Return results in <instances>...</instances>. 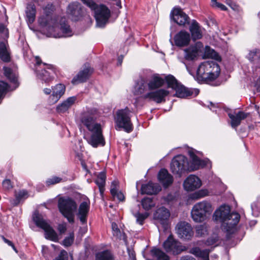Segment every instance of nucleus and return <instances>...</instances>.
Segmentation results:
<instances>
[{"mask_svg":"<svg viewBox=\"0 0 260 260\" xmlns=\"http://www.w3.org/2000/svg\"><path fill=\"white\" fill-rule=\"evenodd\" d=\"M49 14L46 15V16H42L39 19V22L40 24L42 26H46L49 24V19L50 18Z\"/></svg>","mask_w":260,"mask_h":260,"instance_id":"obj_52","label":"nucleus"},{"mask_svg":"<svg viewBox=\"0 0 260 260\" xmlns=\"http://www.w3.org/2000/svg\"><path fill=\"white\" fill-rule=\"evenodd\" d=\"M112 229L113 236L120 239L121 237V231L115 222H112Z\"/></svg>","mask_w":260,"mask_h":260,"instance_id":"obj_50","label":"nucleus"},{"mask_svg":"<svg viewBox=\"0 0 260 260\" xmlns=\"http://www.w3.org/2000/svg\"><path fill=\"white\" fill-rule=\"evenodd\" d=\"M106 179V175L105 172H101L99 173L97 178L95 180V183L98 186L100 194L103 195L105 191V186Z\"/></svg>","mask_w":260,"mask_h":260,"instance_id":"obj_34","label":"nucleus"},{"mask_svg":"<svg viewBox=\"0 0 260 260\" xmlns=\"http://www.w3.org/2000/svg\"><path fill=\"white\" fill-rule=\"evenodd\" d=\"M247 58L256 67L260 68V49L250 50L247 55Z\"/></svg>","mask_w":260,"mask_h":260,"instance_id":"obj_32","label":"nucleus"},{"mask_svg":"<svg viewBox=\"0 0 260 260\" xmlns=\"http://www.w3.org/2000/svg\"><path fill=\"white\" fill-rule=\"evenodd\" d=\"M163 246L167 252L172 253L174 255L179 254L187 250L185 246L182 245L180 242L175 240L171 235L164 242Z\"/></svg>","mask_w":260,"mask_h":260,"instance_id":"obj_9","label":"nucleus"},{"mask_svg":"<svg viewBox=\"0 0 260 260\" xmlns=\"http://www.w3.org/2000/svg\"><path fill=\"white\" fill-rule=\"evenodd\" d=\"M33 220L36 225L45 231V238L50 240L56 242L58 240V235L53 229L43 219L38 212L33 214Z\"/></svg>","mask_w":260,"mask_h":260,"instance_id":"obj_6","label":"nucleus"},{"mask_svg":"<svg viewBox=\"0 0 260 260\" xmlns=\"http://www.w3.org/2000/svg\"><path fill=\"white\" fill-rule=\"evenodd\" d=\"M118 181L116 180L113 181L111 183L110 192L111 194H114L118 190L117 187L118 186Z\"/></svg>","mask_w":260,"mask_h":260,"instance_id":"obj_54","label":"nucleus"},{"mask_svg":"<svg viewBox=\"0 0 260 260\" xmlns=\"http://www.w3.org/2000/svg\"><path fill=\"white\" fill-rule=\"evenodd\" d=\"M44 64L47 66L46 69L41 71L38 70L37 71V76L45 82L49 83L53 79L52 75L55 73L54 70L52 65L45 63Z\"/></svg>","mask_w":260,"mask_h":260,"instance_id":"obj_18","label":"nucleus"},{"mask_svg":"<svg viewBox=\"0 0 260 260\" xmlns=\"http://www.w3.org/2000/svg\"><path fill=\"white\" fill-rule=\"evenodd\" d=\"M170 18L180 26H185L190 23V18L179 8H174L170 13Z\"/></svg>","mask_w":260,"mask_h":260,"instance_id":"obj_13","label":"nucleus"},{"mask_svg":"<svg viewBox=\"0 0 260 260\" xmlns=\"http://www.w3.org/2000/svg\"><path fill=\"white\" fill-rule=\"evenodd\" d=\"M0 58L4 62H8L10 61V54L7 50L5 45H0Z\"/></svg>","mask_w":260,"mask_h":260,"instance_id":"obj_42","label":"nucleus"},{"mask_svg":"<svg viewBox=\"0 0 260 260\" xmlns=\"http://www.w3.org/2000/svg\"><path fill=\"white\" fill-rule=\"evenodd\" d=\"M189 31L191 33L192 39L193 41L201 39L202 38V32L198 22L193 20L189 27Z\"/></svg>","mask_w":260,"mask_h":260,"instance_id":"obj_31","label":"nucleus"},{"mask_svg":"<svg viewBox=\"0 0 260 260\" xmlns=\"http://www.w3.org/2000/svg\"><path fill=\"white\" fill-rule=\"evenodd\" d=\"M66 226L63 224H59L58 227V230L60 234L64 233L66 231Z\"/></svg>","mask_w":260,"mask_h":260,"instance_id":"obj_63","label":"nucleus"},{"mask_svg":"<svg viewBox=\"0 0 260 260\" xmlns=\"http://www.w3.org/2000/svg\"><path fill=\"white\" fill-rule=\"evenodd\" d=\"M26 14L27 21L29 23L34 22L36 17V8L34 5H28L27 6Z\"/></svg>","mask_w":260,"mask_h":260,"instance_id":"obj_37","label":"nucleus"},{"mask_svg":"<svg viewBox=\"0 0 260 260\" xmlns=\"http://www.w3.org/2000/svg\"><path fill=\"white\" fill-rule=\"evenodd\" d=\"M52 93L49 98V102L50 104H54L64 94L66 86L62 84H57L52 87Z\"/></svg>","mask_w":260,"mask_h":260,"instance_id":"obj_16","label":"nucleus"},{"mask_svg":"<svg viewBox=\"0 0 260 260\" xmlns=\"http://www.w3.org/2000/svg\"><path fill=\"white\" fill-rule=\"evenodd\" d=\"M180 260H196L194 257L189 255H185L182 256Z\"/></svg>","mask_w":260,"mask_h":260,"instance_id":"obj_64","label":"nucleus"},{"mask_svg":"<svg viewBox=\"0 0 260 260\" xmlns=\"http://www.w3.org/2000/svg\"><path fill=\"white\" fill-rule=\"evenodd\" d=\"M165 80L168 84V87L171 88L176 91L175 96L180 98H185L193 94L197 95L199 90L197 89H189L179 83L177 79L171 75H169L165 77Z\"/></svg>","mask_w":260,"mask_h":260,"instance_id":"obj_2","label":"nucleus"},{"mask_svg":"<svg viewBox=\"0 0 260 260\" xmlns=\"http://www.w3.org/2000/svg\"><path fill=\"white\" fill-rule=\"evenodd\" d=\"M81 7L79 3L74 2L70 4L67 9V13L72 16V19L77 21L81 16Z\"/></svg>","mask_w":260,"mask_h":260,"instance_id":"obj_24","label":"nucleus"},{"mask_svg":"<svg viewBox=\"0 0 260 260\" xmlns=\"http://www.w3.org/2000/svg\"><path fill=\"white\" fill-rule=\"evenodd\" d=\"M73 35L72 31L70 26L66 23H61L60 26V32L54 34L53 37L55 38L69 37Z\"/></svg>","mask_w":260,"mask_h":260,"instance_id":"obj_33","label":"nucleus"},{"mask_svg":"<svg viewBox=\"0 0 260 260\" xmlns=\"http://www.w3.org/2000/svg\"><path fill=\"white\" fill-rule=\"evenodd\" d=\"M249 115V113L243 111H239L234 114L229 113L228 116L231 120V126L233 128H236L241 124V121L246 118Z\"/></svg>","mask_w":260,"mask_h":260,"instance_id":"obj_23","label":"nucleus"},{"mask_svg":"<svg viewBox=\"0 0 260 260\" xmlns=\"http://www.w3.org/2000/svg\"><path fill=\"white\" fill-rule=\"evenodd\" d=\"M27 192L26 190L19 191L18 193L16 194V200L14 204L18 205L23 199L27 198Z\"/></svg>","mask_w":260,"mask_h":260,"instance_id":"obj_48","label":"nucleus"},{"mask_svg":"<svg viewBox=\"0 0 260 260\" xmlns=\"http://www.w3.org/2000/svg\"><path fill=\"white\" fill-rule=\"evenodd\" d=\"M89 208V202L84 201L79 205L77 216L82 224L86 223L87 221V216Z\"/></svg>","mask_w":260,"mask_h":260,"instance_id":"obj_27","label":"nucleus"},{"mask_svg":"<svg viewBox=\"0 0 260 260\" xmlns=\"http://www.w3.org/2000/svg\"><path fill=\"white\" fill-rule=\"evenodd\" d=\"M74 240V234L73 233H70L68 237H67L63 240L62 243L66 247L71 246Z\"/></svg>","mask_w":260,"mask_h":260,"instance_id":"obj_49","label":"nucleus"},{"mask_svg":"<svg viewBox=\"0 0 260 260\" xmlns=\"http://www.w3.org/2000/svg\"><path fill=\"white\" fill-rule=\"evenodd\" d=\"M217 241V240L214 238H208L205 244L208 246H210L214 244Z\"/></svg>","mask_w":260,"mask_h":260,"instance_id":"obj_61","label":"nucleus"},{"mask_svg":"<svg viewBox=\"0 0 260 260\" xmlns=\"http://www.w3.org/2000/svg\"><path fill=\"white\" fill-rule=\"evenodd\" d=\"M112 196L114 198L116 197L119 201H123L124 200V196L121 191H118L117 190L116 191V193L114 194H112Z\"/></svg>","mask_w":260,"mask_h":260,"instance_id":"obj_56","label":"nucleus"},{"mask_svg":"<svg viewBox=\"0 0 260 260\" xmlns=\"http://www.w3.org/2000/svg\"><path fill=\"white\" fill-rule=\"evenodd\" d=\"M91 134L88 139V143L92 147L96 148L99 145L104 146L105 144V139L103 135L102 126L97 129L90 131Z\"/></svg>","mask_w":260,"mask_h":260,"instance_id":"obj_15","label":"nucleus"},{"mask_svg":"<svg viewBox=\"0 0 260 260\" xmlns=\"http://www.w3.org/2000/svg\"><path fill=\"white\" fill-rule=\"evenodd\" d=\"M3 186L7 190H9L13 187L11 182L9 179H6L3 181Z\"/></svg>","mask_w":260,"mask_h":260,"instance_id":"obj_55","label":"nucleus"},{"mask_svg":"<svg viewBox=\"0 0 260 260\" xmlns=\"http://www.w3.org/2000/svg\"><path fill=\"white\" fill-rule=\"evenodd\" d=\"M95 260H114L113 255L108 250H104L96 254Z\"/></svg>","mask_w":260,"mask_h":260,"instance_id":"obj_40","label":"nucleus"},{"mask_svg":"<svg viewBox=\"0 0 260 260\" xmlns=\"http://www.w3.org/2000/svg\"><path fill=\"white\" fill-rule=\"evenodd\" d=\"M169 93L168 90L163 88L150 90L144 95V100L153 101L156 104L165 103Z\"/></svg>","mask_w":260,"mask_h":260,"instance_id":"obj_10","label":"nucleus"},{"mask_svg":"<svg viewBox=\"0 0 260 260\" xmlns=\"http://www.w3.org/2000/svg\"><path fill=\"white\" fill-rule=\"evenodd\" d=\"M62 179L60 177L53 176L51 178L48 179L46 181V183L48 185H54L55 184L59 183L61 181Z\"/></svg>","mask_w":260,"mask_h":260,"instance_id":"obj_51","label":"nucleus"},{"mask_svg":"<svg viewBox=\"0 0 260 260\" xmlns=\"http://www.w3.org/2000/svg\"><path fill=\"white\" fill-rule=\"evenodd\" d=\"M131 111L128 108L119 110L116 112L115 122L119 128H123L126 132L129 133L133 130V124L131 120Z\"/></svg>","mask_w":260,"mask_h":260,"instance_id":"obj_5","label":"nucleus"},{"mask_svg":"<svg viewBox=\"0 0 260 260\" xmlns=\"http://www.w3.org/2000/svg\"><path fill=\"white\" fill-rule=\"evenodd\" d=\"M77 101V97L75 96L68 98L65 101L59 104L56 107L57 112L63 113L68 111Z\"/></svg>","mask_w":260,"mask_h":260,"instance_id":"obj_30","label":"nucleus"},{"mask_svg":"<svg viewBox=\"0 0 260 260\" xmlns=\"http://www.w3.org/2000/svg\"><path fill=\"white\" fill-rule=\"evenodd\" d=\"M240 215L237 212L231 213L229 217L222 223V227L228 234H231L235 232L236 225L238 223Z\"/></svg>","mask_w":260,"mask_h":260,"instance_id":"obj_12","label":"nucleus"},{"mask_svg":"<svg viewBox=\"0 0 260 260\" xmlns=\"http://www.w3.org/2000/svg\"><path fill=\"white\" fill-rule=\"evenodd\" d=\"M192 158V164L194 165V169L196 170L199 169L201 167H204L205 164L203 160L200 159L198 156L195 155H193Z\"/></svg>","mask_w":260,"mask_h":260,"instance_id":"obj_47","label":"nucleus"},{"mask_svg":"<svg viewBox=\"0 0 260 260\" xmlns=\"http://www.w3.org/2000/svg\"><path fill=\"white\" fill-rule=\"evenodd\" d=\"M201 249L199 247H193L190 249V253L199 257L201 253Z\"/></svg>","mask_w":260,"mask_h":260,"instance_id":"obj_59","label":"nucleus"},{"mask_svg":"<svg viewBox=\"0 0 260 260\" xmlns=\"http://www.w3.org/2000/svg\"><path fill=\"white\" fill-rule=\"evenodd\" d=\"M202 182L197 176L190 175L184 181L183 186L185 190L192 191L200 187Z\"/></svg>","mask_w":260,"mask_h":260,"instance_id":"obj_17","label":"nucleus"},{"mask_svg":"<svg viewBox=\"0 0 260 260\" xmlns=\"http://www.w3.org/2000/svg\"><path fill=\"white\" fill-rule=\"evenodd\" d=\"M158 179L165 188L168 187L173 182L172 176L165 169H161L159 171L158 174Z\"/></svg>","mask_w":260,"mask_h":260,"instance_id":"obj_28","label":"nucleus"},{"mask_svg":"<svg viewBox=\"0 0 260 260\" xmlns=\"http://www.w3.org/2000/svg\"><path fill=\"white\" fill-rule=\"evenodd\" d=\"M3 239L4 241V242L8 244V245H9V246H11L13 249L16 251V249L14 245V244L12 243V242H11V241L7 239L6 238H5L3 236Z\"/></svg>","mask_w":260,"mask_h":260,"instance_id":"obj_62","label":"nucleus"},{"mask_svg":"<svg viewBox=\"0 0 260 260\" xmlns=\"http://www.w3.org/2000/svg\"><path fill=\"white\" fill-rule=\"evenodd\" d=\"M148 85L146 80L141 78L136 82L134 88V94L144 99V95L148 92Z\"/></svg>","mask_w":260,"mask_h":260,"instance_id":"obj_19","label":"nucleus"},{"mask_svg":"<svg viewBox=\"0 0 260 260\" xmlns=\"http://www.w3.org/2000/svg\"><path fill=\"white\" fill-rule=\"evenodd\" d=\"M58 208L59 212L70 223L74 222V213L77 210V204L74 199L69 197L59 198Z\"/></svg>","mask_w":260,"mask_h":260,"instance_id":"obj_3","label":"nucleus"},{"mask_svg":"<svg viewBox=\"0 0 260 260\" xmlns=\"http://www.w3.org/2000/svg\"><path fill=\"white\" fill-rule=\"evenodd\" d=\"M213 8H218L220 9L222 11H226L228 10V8L225 6L223 5L222 4H221L220 3L217 2L214 5L212 6Z\"/></svg>","mask_w":260,"mask_h":260,"instance_id":"obj_57","label":"nucleus"},{"mask_svg":"<svg viewBox=\"0 0 260 260\" xmlns=\"http://www.w3.org/2000/svg\"><path fill=\"white\" fill-rule=\"evenodd\" d=\"M94 10V17L97 22L98 25L100 27H103L107 22L110 17V11L105 5H97L94 8L91 9Z\"/></svg>","mask_w":260,"mask_h":260,"instance_id":"obj_8","label":"nucleus"},{"mask_svg":"<svg viewBox=\"0 0 260 260\" xmlns=\"http://www.w3.org/2000/svg\"><path fill=\"white\" fill-rule=\"evenodd\" d=\"M230 214V207L228 205H222L215 211L213 218L215 220L220 221L222 223Z\"/></svg>","mask_w":260,"mask_h":260,"instance_id":"obj_22","label":"nucleus"},{"mask_svg":"<svg viewBox=\"0 0 260 260\" xmlns=\"http://www.w3.org/2000/svg\"><path fill=\"white\" fill-rule=\"evenodd\" d=\"M53 260H68L67 252L64 250H61L58 256Z\"/></svg>","mask_w":260,"mask_h":260,"instance_id":"obj_53","label":"nucleus"},{"mask_svg":"<svg viewBox=\"0 0 260 260\" xmlns=\"http://www.w3.org/2000/svg\"><path fill=\"white\" fill-rule=\"evenodd\" d=\"M83 3L86 4L88 7L92 9L96 6V4L92 0H81Z\"/></svg>","mask_w":260,"mask_h":260,"instance_id":"obj_60","label":"nucleus"},{"mask_svg":"<svg viewBox=\"0 0 260 260\" xmlns=\"http://www.w3.org/2000/svg\"><path fill=\"white\" fill-rule=\"evenodd\" d=\"M96 111L90 110L82 112L79 117L81 123L89 132L101 127V124L96 121V117L94 113Z\"/></svg>","mask_w":260,"mask_h":260,"instance_id":"obj_7","label":"nucleus"},{"mask_svg":"<svg viewBox=\"0 0 260 260\" xmlns=\"http://www.w3.org/2000/svg\"><path fill=\"white\" fill-rule=\"evenodd\" d=\"M176 231L178 236L184 240H190L193 235L190 224L185 221L178 223L176 226Z\"/></svg>","mask_w":260,"mask_h":260,"instance_id":"obj_14","label":"nucleus"},{"mask_svg":"<svg viewBox=\"0 0 260 260\" xmlns=\"http://www.w3.org/2000/svg\"><path fill=\"white\" fill-rule=\"evenodd\" d=\"M151 253L153 257L157 260H169L170 259L169 256L159 248H153L151 250Z\"/></svg>","mask_w":260,"mask_h":260,"instance_id":"obj_36","label":"nucleus"},{"mask_svg":"<svg viewBox=\"0 0 260 260\" xmlns=\"http://www.w3.org/2000/svg\"><path fill=\"white\" fill-rule=\"evenodd\" d=\"M199 48L197 46H190L184 50L185 57L187 60H191L194 59L198 55Z\"/></svg>","mask_w":260,"mask_h":260,"instance_id":"obj_35","label":"nucleus"},{"mask_svg":"<svg viewBox=\"0 0 260 260\" xmlns=\"http://www.w3.org/2000/svg\"><path fill=\"white\" fill-rule=\"evenodd\" d=\"M10 86L8 84L0 81V99L3 98L8 91Z\"/></svg>","mask_w":260,"mask_h":260,"instance_id":"obj_46","label":"nucleus"},{"mask_svg":"<svg viewBox=\"0 0 260 260\" xmlns=\"http://www.w3.org/2000/svg\"><path fill=\"white\" fill-rule=\"evenodd\" d=\"M190 40V34L185 30H181L174 37L175 44L178 47H183L188 45Z\"/></svg>","mask_w":260,"mask_h":260,"instance_id":"obj_21","label":"nucleus"},{"mask_svg":"<svg viewBox=\"0 0 260 260\" xmlns=\"http://www.w3.org/2000/svg\"><path fill=\"white\" fill-rule=\"evenodd\" d=\"M134 215L136 218L137 222L140 225H143L144 224V220L148 216V214L147 213H140L139 212H137L134 214Z\"/></svg>","mask_w":260,"mask_h":260,"instance_id":"obj_45","label":"nucleus"},{"mask_svg":"<svg viewBox=\"0 0 260 260\" xmlns=\"http://www.w3.org/2000/svg\"><path fill=\"white\" fill-rule=\"evenodd\" d=\"M148 85V89L153 90L158 89L162 87L165 84V80L161 78L158 74H154L147 81Z\"/></svg>","mask_w":260,"mask_h":260,"instance_id":"obj_25","label":"nucleus"},{"mask_svg":"<svg viewBox=\"0 0 260 260\" xmlns=\"http://www.w3.org/2000/svg\"><path fill=\"white\" fill-rule=\"evenodd\" d=\"M3 70L4 75L8 79H9L11 82H16V75L11 68L5 66L3 67Z\"/></svg>","mask_w":260,"mask_h":260,"instance_id":"obj_39","label":"nucleus"},{"mask_svg":"<svg viewBox=\"0 0 260 260\" xmlns=\"http://www.w3.org/2000/svg\"><path fill=\"white\" fill-rule=\"evenodd\" d=\"M170 216L169 211L165 207H162L156 210L154 213L153 217L155 220H157L163 226H165L167 224Z\"/></svg>","mask_w":260,"mask_h":260,"instance_id":"obj_20","label":"nucleus"},{"mask_svg":"<svg viewBox=\"0 0 260 260\" xmlns=\"http://www.w3.org/2000/svg\"><path fill=\"white\" fill-rule=\"evenodd\" d=\"M210 251L208 249L201 250V253L199 257L207 258L208 259Z\"/></svg>","mask_w":260,"mask_h":260,"instance_id":"obj_58","label":"nucleus"},{"mask_svg":"<svg viewBox=\"0 0 260 260\" xmlns=\"http://www.w3.org/2000/svg\"><path fill=\"white\" fill-rule=\"evenodd\" d=\"M92 70L90 68H86L80 71L78 74L73 78L72 83L76 84L79 83L85 82L90 77L92 73Z\"/></svg>","mask_w":260,"mask_h":260,"instance_id":"obj_26","label":"nucleus"},{"mask_svg":"<svg viewBox=\"0 0 260 260\" xmlns=\"http://www.w3.org/2000/svg\"><path fill=\"white\" fill-rule=\"evenodd\" d=\"M204 56L206 58H211L217 61H221V60L219 55L209 46H206Z\"/></svg>","mask_w":260,"mask_h":260,"instance_id":"obj_38","label":"nucleus"},{"mask_svg":"<svg viewBox=\"0 0 260 260\" xmlns=\"http://www.w3.org/2000/svg\"><path fill=\"white\" fill-rule=\"evenodd\" d=\"M196 234L197 237H202L207 234V227L205 224H200L196 227Z\"/></svg>","mask_w":260,"mask_h":260,"instance_id":"obj_44","label":"nucleus"},{"mask_svg":"<svg viewBox=\"0 0 260 260\" xmlns=\"http://www.w3.org/2000/svg\"><path fill=\"white\" fill-rule=\"evenodd\" d=\"M213 211L211 204L207 201H203L195 204L191 211V217L197 222L204 221L207 215H210Z\"/></svg>","mask_w":260,"mask_h":260,"instance_id":"obj_4","label":"nucleus"},{"mask_svg":"<svg viewBox=\"0 0 260 260\" xmlns=\"http://www.w3.org/2000/svg\"><path fill=\"white\" fill-rule=\"evenodd\" d=\"M141 205L145 210H149L155 206V203L152 198L146 197L141 201Z\"/></svg>","mask_w":260,"mask_h":260,"instance_id":"obj_41","label":"nucleus"},{"mask_svg":"<svg viewBox=\"0 0 260 260\" xmlns=\"http://www.w3.org/2000/svg\"><path fill=\"white\" fill-rule=\"evenodd\" d=\"M219 65L213 61H206L201 63L197 71L199 79L202 81H212L216 79L220 73Z\"/></svg>","mask_w":260,"mask_h":260,"instance_id":"obj_1","label":"nucleus"},{"mask_svg":"<svg viewBox=\"0 0 260 260\" xmlns=\"http://www.w3.org/2000/svg\"><path fill=\"white\" fill-rule=\"evenodd\" d=\"M160 190L161 187L158 184L153 183L151 182L142 184L141 188L142 194H155Z\"/></svg>","mask_w":260,"mask_h":260,"instance_id":"obj_29","label":"nucleus"},{"mask_svg":"<svg viewBox=\"0 0 260 260\" xmlns=\"http://www.w3.org/2000/svg\"><path fill=\"white\" fill-rule=\"evenodd\" d=\"M187 164L186 157L182 155H179L173 158L171 163V170L174 174L181 176L186 170Z\"/></svg>","mask_w":260,"mask_h":260,"instance_id":"obj_11","label":"nucleus"},{"mask_svg":"<svg viewBox=\"0 0 260 260\" xmlns=\"http://www.w3.org/2000/svg\"><path fill=\"white\" fill-rule=\"evenodd\" d=\"M252 214L254 216H258L260 214V199H257L251 205Z\"/></svg>","mask_w":260,"mask_h":260,"instance_id":"obj_43","label":"nucleus"}]
</instances>
